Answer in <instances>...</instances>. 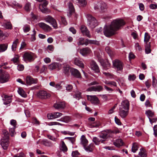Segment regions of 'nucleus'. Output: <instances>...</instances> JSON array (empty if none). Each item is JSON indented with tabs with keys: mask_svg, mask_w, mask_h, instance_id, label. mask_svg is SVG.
I'll list each match as a JSON object with an SVG mask.
<instances>
[{
	"mask_svg": "<svg viewBox=\"0 0 157 157\" xmlns=\"http://www.w3.org/2000/svg\"><path fill=\"white\" fill-rule=\"evenodd\" d=\"M89 43L95 44V41L94 40H89L88 39H85L83 38H80L79 39V42L78 43V45H87Z\"/></svg>",
	"mask_w": 157,
	"mask_h": 157,
	"instance_id": "6e6552de",
	"label": "nucleus"
},
{
	"mask_svg": "<svg viewBox=\"0 0 157 157\" xmlns=\"http://www.w3.org/2000/svg\"><path fill=\"white\" fill-rule=\"evenodd\" d=\"M47 2H44L43 4H40L39 5V9L41 12L44 13H46L48 12V10L46 8V6L48 5Z\"/></svg>",
	"mask_w": 157,
	"mask_h": 157,
	"instance_id": "2eb2a0df",
	"label": "nucleus"
},
{
	"mask_svg": "<svg viewBox=\"0 0 157 157\" xmlns=\"http://www.w3.org/2000/svg\"><path fill=\"white\" fill-rule=\"evenodd\" d=\"M12 97L11 96H8L5 94H3L2 95V97L3 104L6 105H7L10 103L12 101Z\"/></svg>",
	"mask_w": 157,
	"mask_h": 157,
	"instance_id": "ddd939ff",
	"label": "nucleus"
},
{
	"mask_svg": "<svg viewBox=\"0 0 157 157\" xmlns=\"http://www.w3.org/2000/svg\"><path fill=\"white\" fill-rule=\"evenodd\" d=\"M150 38V36L147 33L145 34L144 41L146 44L148 43V42Z\"/></svg>",
	"mask_w": 157,
	"mask_h": 157,
	"instance_id": "de8ad7c7",
	"label": "nucleus"
},
{
	"mask_svg": "<svg viewBox=\"0 0 157 157\" xmlns=\"http://www.w3.org/2000/svg\"><path fill=\"white\" fill-rule=\"evenodd\" d=\"M71 69L69 65H67L63 67V72L65 74L68 75Z\"/></svg>",
	"mask_w": 157,
	"mask_h": 157,
	"instance_id": "c03bdc74",
	"label": "nucleus"
},
{
	"mask_svg": "<svg viewBox=\"0 0 157 157\" xmlns=\"http://www.w3.org/2000/svg\"><path fill=\"white\" fill-rule=\"evenodd\" d=\"M152 84L154 87H155L157 85V80L154 76L152 77Z\"/></svg>",
	"mask_w": 157,
	"mask_h": 157,
	"instance_id": "e2e57ef3",
	"label": "nucleus"
},
{
	"mask_svg": "<svg viewBox=\"0 0 157 157\" xmlns=\"http://www.w3.org/2000/svg\"><path fill=\"white\" fill-rule=\"evenodd\" d=\"M113 65L114 68L117 71H122L123 69V64L120 60L116 59L112 61Z\"/></svg>",
	"mask_w": 157,
	"mask_h": 157,
	"instance_id": "423d86ee",
	"label": "nucleus"
},
{
	"mask_svg": "<svg viewBox=\"0 0 157 157\" xmlns=\"http://www.w3.org/2000/svg\"><path fill=\"white\" fill-rule=\"evenodd\" d=\"M19 56L17 55H16L14 57L11 59V60L14 63H17L19 61Z\"/></svg>",
	"mask_w": 157,
	"mask_h": 157,
	"instance_id": "bf43d9fd",
	"label": "nucleus"
},
{
	"mask_svg": "<svg viewBox=\"0 0 157 157\" xmlns=\"http://www.w3.org/2000/svg\"><path fill=\"white\" fill-rule=\"evenodd\" d=\"M62 133L64 135L69 134L71 136H73L75 134L74 132H71L68 131H62Z\"/></svg>",
	"mask_w": 157,
	"mask_h": 157,
	"instance_id": "69168bd1",
	"label": "nucleus"
},
{
	"mask_svg": "<svg viewBox=\"0 0 157 157\" xmlns=\"http://www.w3.org/2000/svg\"><path fill=\"white\" fill-rule=\"evenodd\" d=\"M60 149L63 152L67 151V148L63 141H62L61 142Z\"/></svg>",
	"mask_w": 157,
	"mask_h": 157,
	"instance_id": "72a5a7b5",
	"label": "nucleus"
},
{
	"mask_svg": "<svg viewBox=\"0 0 157 157\" xmlns=\"http://www.w3.org/2000/svg\"><path fill=\"white\" fill-rule=\"evenodd\" d=\"M71 155L73 157H78L80 154L78 151H72Z\"/></svg>",
	"mask_w": 157,
	"mask_h": 157,
	"instance_id": "052dcab7",
	"label": "nucleus"
},
{
	"mask_svg": "<svg viewBox=\"0 0 157 157\" xmlns=\"http://www.w3.org/2000/svg\"><path fill=\"white\" fill-rule=\"evenodd\" d=\"M23 30L25 33L29 31L30 30V26L28 25H25L23 27Z\"/></svg>",
	"mask_w": 157,
	"mask_h": 157,
	"instance_id": "6e6d98bb",
	"label": "nucleus"
},
{
	"mask_svg": "<svg viewBox=\"0 0 157 157\" xmlns=\"http://www.w3.org/2000/svg\"><path fill=\"white\" fill-rule=\"evenodd\" d=\"M16 128L13 127V128H10L9 129L10 133L12 136H13L15 134V129Z\"/></svg>",
	"mask_w": 157,
	"mask_h": 157,
	"instance_id": "5fc2aeb1",
	"label": "nucleus"
},
{
	"mask_svg": "<svg viewBox=\"0 0 157 157\" xmlns=\"http://www.w3.org/2000/svg\"><path fill=\"white\" fill-rule=\"evenodd\" d=\"M74 63L75 65L79 67L82 68L84 67V65L83 63L78 58H75L74 60Z\"/></svg>",
	"mask_w": 157,
	"mask_h": 157,
	"instance_id": "bb28decb",
	"label": "nucleus"
},
{
	"mask_svg": "<svg viewBox=\"0 0 157 157\" xmlns=\"http://www.w3.org/2000/svg\"><path fill=\"white\" fill-rule=\"evenodd\" d=\"M125 23L121 19H116L113 20L111 24L104 28V33L107 37H110L116 34V32L124 25Z\"/></svg>",
	"mask_w": 157,
	"mask_h": 157,
	"instance_id": "f257e3e1",
	"label": "nucleus"
},
{
	"mask_svg": "<svg viewBox=\"0 0 157 157\" xmlns=\"http://www.w3.org/2000/svg\"><path fill=\"white\" fill-rule=\"evenodd\" d=\"M104 82L106 84L109 85L110 86H116V83L114 81H105Z\"/></svg>",
	"mask_w": 157,
	"mask_h": 157,
	"instance_id": "8fccbe9b",
	"label": "nucleus"
},
{
	"mask_svg": "<svg viewBox=\"0 0 157 157\" xmlns=\"http://www.w3.org/2000/svg\"><path fill=\"white\" fill-rule=\"evenodd\" d=\"M38 25L46 32H50L52 30V28L49 26L44 23H40Z\"/></svg>",
	"mask_w": 157,
	"mask_h": 157,
	"instance_id": "4468645a",
	"label": "nucleus"
},
{
	"mask_svg": "<svg viewBox=\"0 0 157 157\" xmlns=\"http://www.w3.org/2000/svg\"><path fill=\"white\" fill-rule=\"evenodd\" d=\"M80 30L84 35H85L89 37H90L89 31L86 26L84 25L81 26L80 28Z\"/></svg>",
	"mask_w": 157,
	"mask_h": 157,
	"instance_id": "dca6fc26",
	"label": "nucleus"
},
{
	"mask_svg": "<svg viewBox=\"0 0 157 157\" xmlns=\"http://www.w3.org/2000/svg\"><path fill=\"white\" fill-rule=\"evenodd\" d=\"M8 64V63L7 62L3 63H1V65H0V67H2L5 69H8L10 68V67L7 66Z\"/></svg>",
	"mask_w": 157,
	"mask_h": 157,
	"instance_id": "09e8293b",
	"label": "nucleus"
},
{
	"mask_svg": "<svg viewBox=\"0 0 157 157\" xmlns=\"http://www.w3.org/2000/svg\"><path fill=\"white\" fill-rule=\"evenodd\" d=\"M139 155L141 157H146L147 154L145 150L143 148L140 149V151L139 152Z\"/></svg>",
	"mask_w": 157,
	"mask_h": 157,
	"instance_id": "a19ab883",
	"label": "nucleus"
},
{
	"mask_svg": "<svg viewBox=\"0 0 157 157\" xmlns=\"http://www.w3.org/2000/svg\"><path fill=\"white\" fill-rule=\"evenodd\" d=\"M24 9L26 11L29 12L31 9L30 4L29 2L26 3L24 7Z\"/></svg>",
	"mask_w": 157,
	"mask_h": 157,
	"instance_id": "a18cd8bd",
	"label": "nucleus"
},
{
	"mask_svg": "<svg viewBox=\"0 0 157 157\" xmlns=\"http://www.w3.org/2000/svg\"><path fill=\"white\" fill-rule=\"evenodd\" d=\"M101 125L99 122H96L94 123H90L89 125L90 128H98Z\"/></svg>",
	"mask_w": 157,
	"mask_h": 157,
	"instance_id": "e433bc0d",
	"label": "nucleus"
},
{
	"mask_svg": "<svg viewBox=\"0 0 157 157\" xmlns=\"http://www.w3.org/2000/svg\"><path fill=\"white\" fill-rule=\"evenodd\" d=\"M102 64L104 69L105 70L109 69L111 65L110 63L107 60L105 61Z\"/></svg>",
	"mask_w": 157,
	"mask_h": 157,
	"instance_id": "7c9ffc66",
	"label": "nucleus"
},
{
	"mask_svg": "<svg viewBox=\"0 0 157 157\" xmlns=\"http://www.w3.org/2000/svg\"><path fill=\"white\" fill-rule=\"evenodd\" d=\"M3 25L6 29H12V25L10 22H6L4 23Z\"/></svg>",
	"mask_w": 157,
	"mask_h": 157,
	"instance_id": "79ce46f5",
	"label": "nucleus"
},
{
	"mask_svg": "<svg viewBox=\"0 0 157 157\" xmlns=\"http://www.w3.org/2000/svg\"><path fill=\"white\" fill-rule=\"evenodd\" d=\"M68 7L70 14L71 15L72 13H74L75 11V9L74 6L71 3L69 2L68 4Z\"/></svg>",
	"mask_w": 157,
	"mask_h": 157,
	"instance_id": "2f4dec72",
	"label": "nucleus"
},
{
	"mask_svg": "<svg viewBox=\"0 0 157 157\" xmlns=\"http://www.w3.org/2000/svg\"><path fill=\"white\" fill-rule=\"evenodd\" d=\"M154 134L155 136H157V124L155 125L153 127Z\"/></svg>",
	"mask_w": 157,
	"mask_h": 157,
	"instance_id": "774afa93",
	"label": "nucleus"
},
{
	"mask_svg": "<svg viewBox=\"0 0 157 157\" xmlns=\"http://www.w3.org/2000/svg\"><path fill=\"white\" fill-rule=\"evenodd\" d=\"M87 100L93 103H96L98 102V100L95 96L87 95Z\"/></svg>",
	"mask_w": 157,
	"mask_h": 157,
	"instance_id": "5701e85b",
	"label": "nucleus"
},
{
	"mask_svg": "<svg viewBox=\"0 0 157 157\" xmlns=\"http://www.w3.org/2000/svg\"><path fill=\"white\" fill-rule=\"evenodd\" d=\"M81 93L80 92L77 91L75 93V94L74 95L75 98L78 100L79 99L81 98Z\"/></svg>",
	"mask_w": 157,
	"mask_h": 157,
	"instance_id": "864d4df0",
	"label": "nucleus"
},
{
	"mask_svg": "<svg viewBox=\"0 0 157 157\" xmlns=\"http://www.w3.org/2000/svg\"><path fill=\"white\" fill-rule=\"evenodd\" d=\"M107 139L109 137H113L114 132L110 129H106L102 131Z\"/></svg>",
	"mask_w": 157,
	"mask_h": 157,
	"instance_id": "aec40b11",
	"label": "nucleus"
},
{
	"mask_svg": "<svg viewBox=\"0 0 157 157\" xmlns=\"http://www.w3.org/2000/svg\"><path fill=\"white\" fill-rule=\"evenodd\" d=\"M9 137H2L1 140V144L4 150H6L9 146Z\"/></svg>",
	"mask_w": 157,
	"mask_h": 157,
	"instance_id": "1a4fd4ad",
	"label": "nucleus"
},
{
	"mask_svg": "<svg viewBox=\"0 0 157 157\" xmlns=\"http://www.w3.org/2000/svg\"><path fill=\"white\" fill-rule=\"evenodd\" d=\"M9 78V75L8 73L0 70V82L1 83L6 82L8 81Z\"/></svg>",
	"mask_w": 157,
	"mask_h": 157,
	"instance_id": "20e7f679",
	"label": "nucleus"
},
{
	"mask_svg": "<svg viewBox=\"0 0 157 157\" xmlns=\"http://www.w3.org/2000/svg\"><path fill=\"white\" fill-rule=\"evenodd\" d=\"M63 115V114L59 112H54L52 113H48L47 117L48 119H53L58 118Z\"/></svg>",
	"mask_w": 157,
	"mask_h": 157,
	"instance_id": "f8f14e48",
	"label": "nucleus"
},
{
	"mask_svg": "<svg viewBox=\"0 0 157 157\" xmlns=\"http://www.w3.org/2000/svg\"><path fill=\"white\" fill-rule=\"evenodd\" d=\"M113 144L116 147H119L123 145V143L121 139H118L113 142Z\"/></svg>",
	"mask_w": 157,
	"mask_h": 157,
	"instance_id": "cd10ccee",
	"label": "nucleus"
},
{
	"mask_svg": "<svg viewBox=\"0 0 157 157\" xmlns=\"http://www.w3.org/2000/svg\"><path fill=\"white\" fill-rule=\"evenodd\" d=\"M145 114L148 118L151 124L157 121V118L156 117L154 112L150 110H147L145 111Z\"/></svg>",
	"mask_w": 157,
	"mask_h": 157,
	"instance_id": "7ed1b4c3",
	"label": "nucleus"
},
{
	"mask_svg": "<svg viewBox=\"0 0 157 157\" xmlns=\"http://www.w3.org/2000/svg\"><path fill=\"white\" fill-rule=\"evenodd\" d=\"M90 51V49L88 47L83 48L80 50V53L83 56H86L89 54Z\"/></svg>",
	"mask_w": 157,
	"mask_h": 157,
	"instance_id": "b1692460",
	"label": "nucleus"
},
{
	"mask_svg": "<svg viewBox=\"0 0 157 157\" xmlns=\"http://www.w3.org/2000/svg\"><path fill=\"white\" fill-rule=\"evenodd\" d=\"M81 142L83 147L87 145L88 143V141L86 138L85 136L82 135V136L81 138Z\"/></svg>",
	"mask_w": 157,
	"mask_h": 157,
	"instance_id": "c85d7f7f",
	"label": "nucleus"
},
{
	"mask_svg": "<svg viewBox=\"0 0 157 157\" xmlns=\"http://www.w3.org/2000/svg\"><path fill=\"white\" fill-rule=\"evenodd\" d=\"M45 20L46 22L51 23L54 28H57V24L56 20L51 16H48L46 17Z\"/></svg>",
	"mask_w": 157,
	"mask_h": 157,
	"instance_id": "9d476101",
	"label": "nucleus"
},
{
	"mask_svg": "<svg viewBox=\"0 0 157 157\" xmlns=\"http://www.w3.org/2000/svg\"><path fill=\"white\" fill-rule=\"evenodd\" d=\"M94 8L96 10H98L100 9L102 11H105L107 9L108 6L106 3L100 1L95 4Z\"/></svg>",
	"mask_w": 157,
	"mask_h": 157,
	"instance_id": "39448f33",
	"label": "nucleus"
},
{
	"mask_svg": "<svg viewBox=\"0 0 157 157\" xmlns=\"http://www.w3.org/2000/svg\"><path fill=\"white\" fill-rule=\"evenodd\" d=\"M37 96L40 98L46 99L49 98L50 95L46 91L40 90L37 93Z\"/></svg>",
	"mask_w": 157,
	"mask_h": 157,
	"instance_id": "9b49d317",
	"label": "nucleus"
},
{
	"mask_svg": "<svg viewBox=\"0 0 157 157\" xmlns=\"http://www.w3.org/2000/svg\"><path fill=\"white\" fill-rule=\"evenodd\" d=\"M7 48L8 44H0V52L5 51L7 49Z\"/></svg>",
	"mask_w": 157,
	"mask_h": 157,
	"instance_id": "c9c22d12",
	"label": "nucleus"
},
{
	"mask_svg": "<svg viewBox=\"0 0 157 157\" xmlns=\"http://www.w3.org/2000/svg\"><path fill=\"white\" fill-rule=\"evenodd\" d=\"M19 94L22 97L26 98L27 97V94L24 90L21 88H19L18 90Z\"/></svg>",
	"mask_w": 157,
	"mask_h": 157,
	"instance_id": "58836bf2",
	"label": "nucleus"
},
{
	"mask_svg": "<svg viewBox=\"0 0 157 157\" xmlns=\"http://www.w3.org/2000/svg\"><path fill=\"white\" fill-rule=\"evenodd\" d=\"M93 141L96 145H98L101 142L103 143L102 139L96 137H94L93 138Z\"/></svg>",
	"mask_w": 157,
	"mask_h": 157,
	"instance_id": "f704fd0d",
	"label": "nucleus"
},
{
	"mask_svg": "<svg viewBox=\"0 0 157 157\" xmlns=\"http://www.w3.org/2000/svg\"><path fill=\"white\" fill-rule=\"evenodd\" d=\"M34 54L32 52H25L23 56V59L25 61L31 62L34 60Z\"/></svg>",
	"mask_w": 157,
	"mask_h": 157,
	"instance_id": "0eeeda50",
	"label": "nucleus"
},
{
	"mask_svg": "<svg viewBox=\"0 0 157 157\" xmlns=\"http://www.w3.org/2000/svg\"><path fill=\"white\" fill-rule=\"evenodd\" d=\"M2 132L3 134L4 135L2 137H6L7 136L8 137H9V134L7 131L6 130H3Z\"/></svg>",
	"mask_w": 157,
	"mask_h": 157,
	"instance_id": "0e129e2a",
	"label": "nucleus"
},
{
	"mask_svg": "<svg viewBox=\"0 0 157 157\" xmlns=\"http://www.w3.org/2000/svg\"><path fill=\"white\" fill-rule=\"evenodd\" d=\"M151 43L149 42L146 44L145 46V52L147 54H148L151 52Z\"/></svg>",
	"mask_w": 157,
	"mask_h": 157,
	"instance_id": "37998d69",
	"label": "nucleus"
},
{
	"mask_svg": "<svg viewBox=\"0 0 157 157\" xmlns=\"http://www.w3.org/2000/svg\"><path fill=\"white\" fill-rule=\"evenodd\" d=\"M53 106L56 109H61L65 108V104L64 102H58L55 103Z\"/></svg>",
	"mask_w": 157,
	"mask_h": 157,
	"instance_id": "f3484780",
	"label": "nucleus"
},
{
	"mask_svg": "<svg viewBox=\"0 0 157 157\" xmlns=\"http://www.w3.org/2000/svg\"><path fill=\"white\" fill-rule=\"evenodd\" d=\"M93 144H90L88 146H85L84 147L85 149L87 151L90 152L93 151Z\"/></svg>",
	"mask_w": 157,
	"mask_h": 157,
	"instance_id": "473e14b6",
	"label": "nucleus"
},
{
	"mask_svg": "<svg viewBox=\"0 0 157 157\" xmlns=\"http://www.w3.org/2000/svg\"><path fill=\"white\" fill-rule=\"evenodd\" d=\"M10 124L13 126V127L16 128L17 123L16 120L12 119L10 121Z\"/></svg>",
	"mask_w": 157,
	"mask_h": 157,
	"instance_id": "13d9d810",
	"label": "nucleus"
},
{
	"mask_svg": "<svg viewBox=\"0 0 157 157\" xmlns=\"http://www.w3.org/2000/svg\"><path fill=\"white\" fill-rule=\"evenodd\" d=\"M88 20V25L91 29L94 28L98 25L96 19L91 15L88 14L87 15Z\"/></svg>",
	"mask_w": 157,
	"mask_h": 157,
	"instance_id": "f03ea898",
	"label": "nucleus"
},
{
	"mask_svg": "<svg viewBox=\"0 0 157 157\" xmlns=\"http://www.w3.org/2000/svg\"><path fill=\"white\" fill-rule=\"evenodd\" d=\"M70 71L71 74L76 77L78 78H81V75L78 70L77 69L72 68L71 69Z\"/></svg>",
	"mask_w": 157,
	"mask_h": 157,
	"instance_id": "412c9836",
	"label": "nucleus"
},
{
	"mask_svg": "<svg viewBox=\"0 0 157 157\" xmlns=\"http://www.w3.org/2000/svg\"><path fill=\"white\" fill-rule=\"evenodd\" d=\"M71 120V118L69 117L66 116L61 118V121L65 122H68L70 121Z\"/></svg>",
	"mask_w": 157,
	"mask_h": 157,
	"instance_id": "3c124183",
	"label": "nucleus"
},
{
	"mask_svg": "<svg viewBox=\"0 0 157 157\" xmlns=\"http://www.w3.org/2000/svg\"><path fill=\"white\" fill-rule=\"evenodd\" d=\"M136 78V76L135 75H129L128 77V79L129 81H134Z\"/></svg>",
	"mask_w": 157,
	"mask_h": 157,
	"instance_id": "680f3d73",
	"label": "nucleus"
},
{
	"mask_svg": "<svg viewBox=\"0 0 157 157\" xmlns=\"http://www.w3.org/2000/svg\"><path fill=\"white\" fill-rule=\"evenodd\" d=\"M121 106L122 109L124 110H129V101L126 100L123 101L121 103Z\"/></svg>",
	"mask_w": 157,
	"mask_h": 157,
	"instance_id": "a878e982",
	"label": "nucleus"
},
{
	"mask_svg": "<svg viewBox=\"0 0 157 157\" xmlns=\"http://www.w3.org/2000/svg\"><path fill=\"white\" fill-rule=\"evenodd\" d=\"M18 40L16 39L13 42L12 46V51L14 52L16 51L17 44H18Z\"/></svg>",
	"mask_w": 157,
	"mask_h": 157,
	"instance_id": "4c0bfd02",
	"label": "nucleus"
},
{
	"mask_svg": "<svg viewBox=\"0 0 157 157\" xmlns=\"http://www.w3.org/2000/svg\"><path fill=\"white\" fill-rule=\"evenodd\" d=\"M103 87L100 85L95 86V91L100 92L103 90Z\"/></svg>",
	"mask_w": 157,
	"mask_h": 157,
	"instance_id": "4d7b16f0",
	"label": "nucleus"
},
{
	"mask_svg": "<svg viewBox=\"0 0 157 157\" xmlns=\"http://www.w3.org/2000/svg\"><path fill=\"white\" fill-rule=\"evenodd\" d=\"M77 2L81 6H84L86 5V2L85 0H76Z\"/></svg>",
	"mask_w": 157,
	"mask_h": 157,
	"instance_id": "49530a36",
	"label": "nucleus"
},
{
	"mask_svg": "<svg viewBox=\"0 0 157 157\" xmlns=\"http://www.w3.org/2000/svg\"><path fill=\"white\" fill-rule=\"evenodd\" d=\"M26 82L28 85H30L32 84L37 83V79H34L30 76H28L26 78Z\"/></svg>",
	"mask_w": 157,
	"mask_h": 157,
	"instance_id": "4be33fe9",
	"label": "nucleus"
},
{
	"mask_svg": "<svg viewBox=\"0 0 157 157\" xmlns=\"http://www.w3.org/2000/svg\"><path fill=\"white\" fill-rule=\"evenodd\" d=\"M99 137L101 139H102V140L103 142L105 141L107 139V138L106 137L102 131L101 132L100 135L99 136Z\"/></svg>",
	"mask_w": 157,
	"mask_h": 157,
	"instance_id": "603ef678",
	"label": "nucleus"
},
{
	"mask_svg": "<svg viewBox=\"0 0 157 157\" xmlns=\"http://www.w3.org/2000/svg\"><path fill=\"white\" fill-rule=\"evenodd\" d=\"M61 65L59 63H55L51 64L49 66V69L51 70L55 69L57 68L59 70L61 68Z\"/></svg>",
	"mask_w": 157,
	"mask_h": 157,
	"instance_id": "393cba45",
	"label": "nucleus"
},
{
	"mask_svg": "<svg viewBox=\"0 0 157 157\" xmlns=\"http://www.w3.org/2000/svg\"><path fill=\"white\" fill-rule=\"evenodd\" d=\"M129 110H124L121 108L120 107L119 109V114L120 116L122 118H124L126 117L128 113Z\"/></svg>",
	"mask_w": 157,
	"mask_h": 157,
	"instance_id": "6ab92c4d",
	"label": "nucleus"
},
{
	"mask_svg": "<svg viewBox=\"0 0 157 157\" xmlns=\"http://www.w3.org/2000/svg\"><path fill=\"white\" fill-rule=\"evenodd\" d=\"M40 143L41 144L47 147H52L53 145L52 143L47 140H42Z\"/></svg>",
	"mask_w": 157,
	"mask_h": 157,
	"instance_id": "c756f323",
	"label": "nucleus"
},
{
	"mask_svg": "<svg viewBox=\"0 0 157 157\" xmlns=\"http://www.w3.org/2000/svg\"><path fill=\"white\" fill-rule=\"evenodd\" d=\"M138 144L136 143H133L132 148V151L135 153L138 150Z\"/></svg>",
	"mask_w": 157,
	"mask_h": 157,
	"instance_id": "ea45409f",
	"label": "nucleus"
},
{
	"mask_svg": "<svg viewBox=\"0 0 157 157\" xmlns=\"http://www.w3.org/2000/svg\"><path fill=\"white\" fill-rule=\"evenodd\" d=\"M33 34L32 35L31 40L32 41H34L36 40L35 35L36 33V32L34 29L33 30Z\"/></svg>",
	"mask_w": 157,
	"mask_h": 157,
	"instance_id": "338daca9",
	"label": "nucleus"
},
{
	"mask_svg": "<svg viewBox=\"0 0 157 157\" xmlns=\"http://www.w3.org/2000/svg\"><path fill=\"white\" fill-rule=\"evenodd\" d=\"M91 69L94 71L95 72L98 73L100 72L99 68L96 63L94 61L92 60L90 63Z\"/></svg>",
	"mask_w": 157,
	"mask_h": 157,
	"instance_id": "a211bd4d",
	"label": "nucleus"
}]
</instances>
